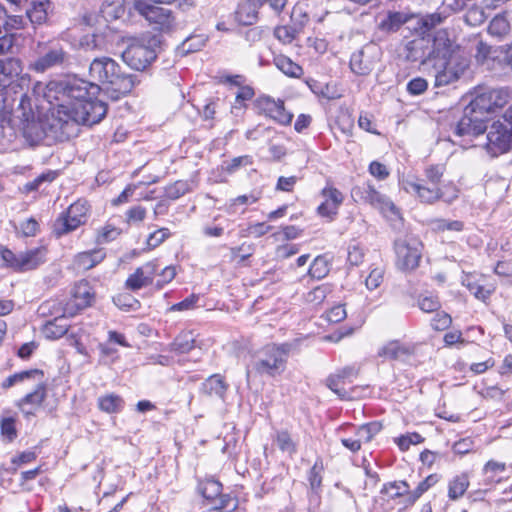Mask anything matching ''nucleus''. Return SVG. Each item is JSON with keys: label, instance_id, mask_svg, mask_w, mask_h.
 <instances>
[{"label": "nucleus", "instance_id": "f257e3e1", "mask_svg": "<svg viewBox=\"0 0 512 512\" xmlns=\"http://www.w3.org/2000/svg\"><path fill=\"white\" fill-rule=\"evenodd\" d=\"M100 90L98 84L76 77L35 83V106L46 121L40 117L27 119L23 126L24 137L34 145L43 140L48 132L61 130L68 133L66 129L74 124L99 123L107 113L106 104L96 99Z\"/></svg>", "mask_w": 512, "mask_h": 512}, {"label": "nucleus", "instance_id": "f03ea898", "mask_svg": "<svg viewBox=\"0 0 512 512\" xmlns=\"http://www.w3.org/2000/svg\"><path fill=\"white\" fill-rule=\"evenodd\" d=\"M435 52L433 69L435 86H446L459 80L470 66L469 59L463 54L446 31L435 34Z\"/></svg>", "mask_w": 512, "mask_h": 512}, {"label": "nucleus", "instance_id": "7ed1b4c3", "mask_svg": "<svg viewBox=\"0 0 512 512\" xmlns=\"http://www.w3.org/2000/svg\"><path fill=\"white\" fill-rule=\"evenodd\" d=\"M89 77L104 85L114 100L128 94L134 87L132 76L121 73L120 66L109 57L95 58L89 66Z\"/></svg>", "mask_w": 512, "mask_h": 512}, {"label": "nucleus", "instance_id": "20e7f679", "mask_svg": "<svg viewBox=\"0 0 512 512\" xmlns=\"http://www.w3.org/2000/svg\"><path fill=\"white\" fill-rule=\"evenodd\" d=\"M30 76L22 74V64L19 59L9 58L0 60V109L11 110L15 99L10 97V92L17 93V89L28 87Z\"/></svg>", "mask_w": 512, "mask_h": 512}, {"label": "nucleus", "instance_id": "39448f33", "mask_svg": "<svg viewBox=\"0 0 512 512\" xmlns=\"http://www.w3.org/2000/svg\"><path fill=\"white\" fill-rule=\"evenodd\" d=\"M160 38L146 33L140 38L132 39L122 53L123 60L135 70H144L157 57Z\"/></svg>", "mask_w": 512, "mask_h": 512}, {"label": "nucleus", "instance_id": "423d86ee", "mask_svg": "<svg viewBox=\"0 0 512 512\" xmlns=\"http://www.w3.org/2000/svg\"><path fill=\"white\" fill-rule=\"evenodd\" d=\"M485 142L481 145L492 157L507 153L512 149V122L506 117L486 125Z\"/></svg>", "mask_w": 512, "mask_h": 512}, {"label": "nucleus", "instance_id": "0eeeda50", "mask_svg": "<svg viewBox=\"0 0 512 512\" xmlns=\"http://www.w3.org/2000/svg\"><path fill=\"white\" fill-rule=\"evenodd\" d=\"M291 344H271L263 348L259 358L255 362V369L260 374L271 377L280 375L286 369L287 359L291 350Z\"/></svg>", "mask_w": 512, "mask_h": 512}, {"label": "nucleus", "instance_id": "6e6552de", "mask_svg": "<svg viewBox=\"0 0 512 512\" xmlns=\"http://www.w3.org/2000/svg\"><path fill=\"white\" fill-rule=\"evenodd\" d=\"M133 8L143 16L153 29L171 33L178 28L173 12L164 7L150 3L148 0H134Z\"/></svg>", "mask_w": 512, "mask_h": 512}, {"label": "nucleus", "instance_id": "1a4fd4ad", "mask_svg": "<svg viewBox=\"0 0 512 512\" xmlns=\"http://www.w3.org/2000/svg\"><path fill=\"white\" fill-rule=\"evenodd\" d=\"M5 264L17 271L36 269L46 262L47 249L43 246L15 253L7 248L0 251Z\"/></svg>", "mask_w": 512, "mask_h": 512}, {"label": "nucleus", "instance_id": "9d476101", "mask_svg": "<svg viewBox=\"0 0 512 512\" xmlns=\"http://www.w3.org/2000/svg\"><path fill=\"white\" fill-rule=\"evenodd\" d=\"M422 243L414 236L407 235L395 241L396 265L403 271H411L418 267L422 256Z\"/></svg>", "mask_w": 512, "mask_h": 512}, {"label": "nucleus", "instance_id": "9b49d317", "mask_svg": "<svg viewBox=\"0 0 512 512\" xmlns=\"http://www.w3.org/2000/svg\"><path fill=\"white\" fill-rule=\"evenodd\" d=\"M89 205L86 200L80 199L72 203L65 213L56 220L55 232L58 235L67 234L83 225L88 218Z\"/></svg>", "mask_w": 512, "mask_h": 512}, {"label": "nucleus", "instance_id": "f8f14e48", "mask_svg": "<svg viewBox=\"0 0 512 512\" xmlns=\"http://www.w3.org/2000/svg\"><path fill=\"white\" fill-rule=\"evenodd\" d=\"M95 301V291L87 280H80L71 289V297L66 302L64 313L74 316L79 311L91 306Z\"/></svg>", "mask_w": 512, "mask_h": 512}, {"label": "nucleus", "instance_id": "ddd939ff", "mask_svg": "<svg viewBox=\"0 0 512 512\" xmlns=\"http://www.w3.org/2000/svg\"><path fill=\"white\" fill-rule=\"evenodd\" d=\"M486 131V125L480 115L469 105L464 109L463 116L454 127V134L459 138L472 140Z\"/></svg>", "mask_w": 512, "mask_h": 512}, {"label": "nucleus", "instance_id": "4468645a", "mask_svg": "<svg viewBox=\"0 0 512 512\" xmlns=\"http://www.w3.org/2000/svg\"><path fill=\"white\" fill-rule=\"evenodd\" d=\"M509 94L505 89H487L477 94L469 106L479 115L502 108L508 102Z\"/></svg>", "mask_w": 512, "mask_h": 512}, {"label": "nucleus", "instance_id": "2eb2a0df", "mask_svg": "<svg viewBox=\"0 0 512 512\" xmlns=\"http://www.w3.org/2000/svg\"><path fill=\"white\" fill-rule=\"evenodd\" d=\"M358 370L354 367H345L337 373L331 374L326 379V386L339 396L342 400H355L360 397L357 393L358 387L346 390L344 386L351 383L350 378L356 377Z\"/></svg>", "mask_w": 512, "mask_h": 512}, {"label": "nucleus", "instance_id": "dca6fc26", "mask_svg": "<svg viewBox=\"0 0 512 512\" xmlns=\"http://www.w3.org/2000/svg\"><path fill=\"white\" fill-rule=\"evenodd\" d=\"M380 49L370 43L354 52L350 58V68L357 75H368L379 61Z\"/></svg>", "mask_w": 512, "mask_h": 512}, {"label": "nucleus", "instance_id": "f3484780", "mask_svg": "<svg viewBox=\"0 0 512 512\" xmlns=\"http://www.w3.org/2000/svg\"><path fill=\"white\" fill-rule=\"evenodd\" d=\"M320 196L322 201L317 207V213L330 221L334 220L343 204V193L334 186L327 185L321 190Z\"/></svg>", "mask_w": 512, "mask_h": 512}, {"label": "nucleus", "instance_id": "a211bd4d", "mask_svg": "<svg viewBox=\"0 0 512 512\" xmlns=\"http://www.w3.org/2000/svg\"><path fill=\"white\" fill-rule=\"evenodd\" d=\"M68 53L60 46H52L40 55L36 60L29 64V69L37 73L59 67L68 62Z\"/></svg>", "mask_w": 512, "mask_h": 512}, {"label": "nucleus", "instance_id": "6ab92c4d", "mask_svg": "<svg viewBox=\"0 0 512 512\" xmlns=\"http://www.w3.org/2000/svg\"><path fill=\"white\" fill-rule=\"evenodd\" d=\"M42 379L35 378L34 380L37 382L35 389L17 403L18 408L26 418L34 416L46 399L47 389Z\"/></svg>", "mask_w": 512, "mask_h": 512}, {"label": "nucleus", "instance_id": "aec40b11", "mask_svg": "<svg viewBox=\"0 0 512 512\" xmlns=\"http://www.w3.org/2000/svg\"><path fill=\"white\" fill-rule=\"evenodd\" d=\"M406 48V58L412 62L426 63L427 60L433 61L436 56L435 37L433 40L424 37L413 39L408 42Z\"/></svg>", "mask_w": 512, "mask_h": 512}, {"label": "nucleus", "instance_id": "412c9836", "mask_svg": "<svg viewBox=\"0 0 512 512\" xmlns=\"http://www.w3.org/2000/svg\"><path fill=\"white\" fill-rule=\"evenodd\" d=\"M158 271V264L156 261H150L138 267L134 273L129 275L125 282V287L131 291L140 290L150 284Z\"/></svg>", "mask_w": 512, "mask_h": 512}, {"label": "nucleus", "instance_id": "4be33fe9", "mask_svg": "<svg viewBox=\"0 0 512 512\" xmlns=\"http://www.w3.org/2000/svg\"><path fill=\"white\" fill-rule=\"evenodd\" d=\"M404 190L408 193L416 195L421 202L433 203L440 199L441 190L438 186L426 185L423 180L405 179L402 181Z\"/></svg>", "mask_w": 512, "mask_h": 512}, {"label": "nucleus", "instance_id": "5701e85b", "mask_svg": "<svg viewBox=\"0 0 512 512\" xmlns=\"http://www.w3.org/2000/svg\"><path fill=\"white\" fill-rule=\"evenodd\" d=\"M417 349V344L394 340L383 346L378 355L391 360L406 361L416 354Z\"/></svg>", "mask_w": 512, "mask_h": 512}, {"label": "nucleus", "instance_id": "b1692460", "mask_svg": "<svg viewBox=\"0 0 512 512\" xmlns=\"http://www.w3.org/2000/svg\"><path fill=\"white\" fill-rule=\"evenodd\" d=\"M264 112L276 122L282 125L291 123L293 115L284 107L282 100H275L271 97H263L260 101Z\"/></svg>", "mask_w": 512, "mask_h": 512}, {"label": "nucleus", "instance_id": "393cba45", "mask_svg": "<svg viewBox=\"0 0 512 512\" xmlns=\"http://www.w3.org/2000/svg\"><path fill=\"white\" fill-rule=\"evenodd\" d=\"M466 3V0H442L440 11L425 18V26L433 27L441 23L443 18H446L448 15L464 9Z\"/></svg>", "mask_w": 512, "mask_h": 512}, {"label": "nucleus", "instance_id": "a878e982", "mask_svg": "<svg viewBox=\"0 0 512 512\" xmlns=\"http://www.w3.org/2000/svg\"><path fill=\"white\" fill-rule=\"evenodd\" d=\"M105 257L106 252L101 248L84 251L75 255L73 265L77 270L87 271L101 263Z\"/></svg>", "mask_w": 512, "mask_h": 512}, {"label": "nucleus", "instance_id": "bb28decb", "mask_svg": "<svg viewBox=\"0 0 512 512\" xmlns=\"http://www.w3.org/2000/svg\"><path fill=\"white\" fill-rule=\"evenodd\" d=\"M67 317H69L68 314L63 312L61 316L48 321L43 327L45 337L48 339H59L64 336L70 326Z\"/></svg>", "mask_w": 512, "mask_h": 512}, {"label": "nucleus", "instance_id": "cd10ccee", "mask_svg": "<svg viewBox=\"0 0 512 512\" xmlns=\"http://www.w3.org/2000/svg\"><path fill=\"white\" fill-rule=\"evenodd\" d=\"M202 390L208 396H216L224 400L228 390V384L221 375L214 374L203 382Z\"/></svg>", "mask_w": 512, "mask_h": 512}, {"label": "nucleus", "instance_id": "c85d7f7f", "mask_svg": "<svg viewBox=\"0 0 512 512\" xmlns=\"http://www.w3.org/2000/svg\"><path fill=\"white\" fill-rule=\"evenodd\" d=\"M406 21L407 17L403 13L389 11L378 17V28L385 32H394Z\"/></svg>", "mask_w": 512, "mask_h": 512}, {"label": "nucleus", "instance_id": "c756f323", "mask_svg": "<svg viewBox=\"0 0 512 512\" xmlns=\"http://www.w3.org/2000/svg\"><path fill=\"white\" fill-rule=\"evenodd\" d=\"M273 63L280 71L289 77L300 78L303 74L302 67L283 54L274 56Z\"/></svg>", "mask_w": 512, "mask_h": 512}, {"label": "nucleus", "instance_id": "7c9ffc66", "mask_svg": "<svg viewBox=\"0 0 512 512\" xmlns=\"http://www.w3.org/2000/svg\"><path fill=\"white\" fill-rule=\"evenodd\" d=\"M261 5H255L254 1L247 0L240 4L237 9V18L244 25H251L257 20L258 9Z\"/></svg>", "mask_w": 512, "mask_h": 512}, {"label": "nucleus", "instance_id": "2f4dec72", "mask_svg": "<svg viewBox=\"0 0 512 512\" xmlns=\"http://www.w3.org/2000/svg\"><path fill=\"white\" fill-rule=\"evenodd\" d=\"M506 470L504 462L494 460L488 461L483 467V474L485 476L486 484H496L502 481V474Z\"/></svg>", "mask_w": 512, "mask_h": 512}, {"label": "nucleus", "instance_id": "473e14b6", "mask_svg": "<svg viewBox=\"0 0 512 512\" xmlns=\"http://www.w3.org/2000/svg\"><path fill=\"white\" fill-rule=\"evenodd\" d=\"M469 487V478L467 474L455 476L448 484V497L451 500L461 498Z\"/></svg>", "mask_w": 512, "mask_h": 512}, {"label": "nucleus", "instance_id": "72a5a7b5", "mask_svg": "<svg viewBox=\"0 0 512 512\" xmlns=\"http://www.w3.org/2000/svg\"><path fill=\"white\" fill-rule=\"evenodd\" d=\"M126 8L121 0L105 2L101 8V18L105 21L116 20L125 15Z\"/></svg>", "mask_w": 512, "mask_h": 512}, {"label": "nucleus", "instance_id": "f704fd0d", "mask_svg": "<svg viewBox=\"0 0 512 512\" xmlns=\"http://www.w3.org/2000/svg\"><path fill=\"white\" fill-rule=\"evenodd\" d=\"M98 407L101 411L106 413H118L124 407V400L116 394H107L99 397Z\"/></svg>", "mask_w": 512, "mask_h": 512}, {"label": "nucleus", "instance_id": "c9c22d12", "mask_svg": "<svg viewBox=\"0 0 512 512\" xmlns=\"http://www.w3.org/2000/svg\"><path fill=\"white\" fill-rule=\"evenodd\" d=\"M50 6L49 0H35L32 7L27 10V16L31 22L40 24L46 20Z\"/></svg>", "mask_w": 512, "mask_h": 512}, {"label": "nucleus", "instance_id": "e433bc0d", "mask_svg": "<svg viewBox=\"0 0 512 512\" xmlns=\"http://www.w3.org/2000/svg\"><path fill=\"white\" fill-rule=\"evenodd\" d=\"M170 347L172 351L180 354L190 352L195 347V338L193 333L190 331L180 333L171 343Z\"/></svg>", "mask_w": 512, "mask_h": 512}, {"label": "nucleus", "instance_id": "4c0bfd02", "mask_svg": "<svg viewBox=\"0 0 512 512\" xmlns=\"http://www.w3.org/2000/svg\"><path fill=\"white\" fill-rule=\"evenodd\" d=\"M381 493L386 495L389 499H396L401 496H406L410 493L409 485L405 481H394L383 485Z\"/></svg>", "mask_w": 512, "mask_h": 512}, {"label": "nucleus", "instance_id": "58836bf2", "mask_svg": "<svg viewBox=\"0 0 512 512\" xmlns=\"http://www.w3.org/2000/svg\"><path fill=\"white\" fill-rule=\"evenodd\" d=\"M439 481L437 474H431L422 480L415 490L408 494V504H414L426 491L433 487Z\"/></svg>", "mask_w": 512, "mask_h": 512}, {"label": "nucleus", "instance_id": "ea45409f", "mask_svg": "<svg viewBox=\"0 0 512 512\" xmlns=\"http://www.w3.org/2000/svg\"><path fill=\"white\" fill-rule=\"evenodd\" d=\"M381 428L382 425L379 422L361 425L355 433V438L359 440L360 445H362V443H368L381 431Z\"/></svg>", "mask_w": 512, "mask_h": 512}, {"label": "nucleus", "instance_id": "a19ab883", "mask_svg": "<svg viewBox=\"0 0 512 512\" xmlns=\"http://www.w3.org/2000/svg\"><path fill=\"white\" fill-rule=\"evenodd\" d=\"M510 31V23L504 14L496 15L490 22L488 32L496 37H504Z\"/></svg>", "mask_w": 512, "mask_h": 512}, {"label": "nucleus", "instance_id": "79ce46f5", "mask_svg": "<svg viewBox=\"0 0 512 512\" xmlns=\"http://www.w3.org/2000/svg\"><path fill=\"white\" fill-rule=\"evenodd\" d=\"M35 378H38V379L43 378V372L40 371V370H37V369L22 371V372L15 373V374L9 376L2 383V387L7 389V388H10V387H12L13 385H15L17 383H21V382H24L26 380L35 379Z\"/></svg>", "mask_w": 512, "mask_h": 512}, {"label": "nucleus", "instance_id": "37998d69", "mask_svg": "<svg viewBox=\"0 0 512 512\" xmlns=\"http://www.w3.org/2000/svg\"><path fill=\"white\" fill-rule=\"evenodd\" d=\"M274 442L282 452L288 453L290 456L296 453V443L287 431H277L274 436Z\"/></svg>", "mask_w": 512, "mask_h": 512}, {"label": "nucleus", "instance_id": "c03bdc74", "mask_svg": "<svg viewBox=\"0 0 512 512\" xmlns=\"http://www.w3.org/2000/svg\"><path fill=\"white\" fill-rule=\"evenodd\" d=\"M330 292L331 286L329 284H322L310 290L306 294L305 300L307 303L317 306L323 303Z\"/></svg>", "mask_w": 512, "mask_h": 512}, {"label": "nucleus", "instance_id": "a18cd8bd", "mask_svg": "<svg viewBox=\"0 0 512 512\" xmlns=\"http://www.w3.org/2000/svg\"><path fill=\"white\" fill-rule=\"evenodd\" d=\"M200 492L208 500H216L222 493V484L216 480L209 479L200 486Z\"/></svg>", "mask_w": 512, "mask_h": 512}, {"label": "nucleus", "instance_id": "49530a36", "mask_svg": "<svg viewBox=\"0 0 512 512\" xmlns=\"http://www.w3.org/2000/svg\"><path fill=\"white\" fill-rule=\"evenodd\" d=\"M324 470L321 460H317L308 474V481L313 492L318 493L322 484V472Z\"/></svg>", "mask_w": 512, "mask_h": 512}, {"label": "nucleus", "instance_id": "de8ad7c7", "mask_svg": "<svg viewBox=\"0 0 512 512\" xmlns=\"http://www.w3.org/2000/svg\"><path fill=\"white\" fill-rule=\"evenodd\" d=\"M329 272V266L326 259L322 256H318L314 259L309 267L308 273L312 278L322 279Z\"/></svg>", "mask_w": 512, "mask_h": 512}, {"label": "nucleus", "instance_id": "09e8293b", "mask_svg": "<svg viewBox=\"0 0 512 512\" xmlns=\"http://www.w3.org/2000/svg\"><path fill=\"white\" fill-rule=\"evenodd\" d=\"M79 46L85 51H95L102 48L103 42L100 36L93 32L83 35L79 40Z\"/></svg>", "mask_w": 512, "mask_h": 512}, {"label": "nucleus", "instance_id": "8fccbe9b", "mask_svg": "<svg viewBox=\"0 0 512 512\" xmlns=\"http://www.w3.org/2000/svg\"><path fill=\"white\" fill-rule=\"evenodd\" d=\"M114 304L122 310L130 311L140 308V302L130 294H118L113 298Z\"/></svg>", "mask_w": 512, "mask_h": 512}, {"label": "nucleus", "instance_id": "3c124183", "mask_svg": "<svg viewBox=\"0 0 512 512\" xmlns=\"http://www.w3.org/2000/svg\"><path fill=\"white\" fill-rule=\"evenodd\" d=\"M121 234V230L112 225L106 224L99 231L96 238L97 243L104 244L115 240Z\"/></svg>", "mask_w": 512, "mask_h": 512}, {"label": "nucleus", "instance_id": "603ef678", "mask_svg": "<svg viewBox=\"0 0 512 512\" xmlns=\"http://www.w3.org/2000/svg\"><path fill=\"white\" fill-rule=\"evenodd\" d=\"M464 285L469 289V291L480 300L487 299L492 293V288H486L483 285L473 281L469 277L464 280Z\"/></svg>", "mask_w": 512, "mask_h": 512}, {"label": "nucleus", "instance_id": "864d4df0", "mask_svg": "<svg viewBox=\"0 0 512 512\" xmlns=\"http://www.w3.org/2000/svg\"><path fill=\"white\" fill-rule=\"evenodd\" d=\"M486 20L483 8L478 6L471 7L465 14V21L471 26H478Z\"/></svg>", "mask_w": 512, "mask_h": 512}, {"label": "nucleus", "instance_id": "5fc2aeb1", "mask_svg": "<svg viewBox=\"0 0 512 512\" xmlns=\"http://www.w3.org/2000/svg\"><path fill=\"white\" fill-rule=\"evenodd\" d=\"M146 209L140 205L133 206L126 212V222L128 224L141 223L146 217Z\"/></svg>", "mask_w": 512, "mask_h": 512}, {"label": "nucleus", "instance_id": "6e6d98bb", "mask_svg": "<svg viewBox=\"0 0 512 512\" xmlns=\"http://www.w3.org/2000/svg\"><path fill=\"white\" fill-rule=\"evenodd\" d=\"M418 306L423 312L431 313L440 308V302L435 296H421L418 300Z\"/></svg>", "mask_w": 512, "mask_h": 512}, {"label": "nucleus", "instance_id": "4d7b16f0", "mask_svg": "<svg viewBox=\"0 0 512 512\" xmlns=\"http://www.w3.org/2000/svg\"><path fill=\"white\" fill-rule=\"evenodd\" d=\"M190 187L186 181H177L166 189L167 196L171 199H178L189 191Z\"/></svg>", "mask_w": 512, "mask_h": 512}, {"label": "nucleus", "instance_id": "13d9d810", "mask_svg": "<svg viewBox=\"0 0 512 512\" xmlns=\"http://www.w3.org/2000/svg\"><path fill=\"white\" fill-rule=\"evenodd\" d=\"M383 195L380 194L378 191H376L372 186L368 185L366 188L363 189L362 192V199L372 205L373 207H377L379 204H381Z\"/></svg>", "mask_w": 512, "mask_h": 512}, {"label": "nucleus", "instance_id": "bf43d9fd", "mask_svg": "<svg viewBox=\"0 0 512 512\" xmlns=\"http://www.w3.org/2000/svg\"><path fill=\"white\" fill-rule=\"evenodd\" d=\"M1 434L8 441H12L16 438L17 431L15 427V420L13 418H4L1 421Z\"/></svg>", "mask_w": 512, "mask_h": 512}, {"label": "nucleus", "instance_id": "052dcab7", "mask_svg": "<svg viewBox=\"0 0 512 512\" xmlns=\"http://www.w3.org/2000/svg\"><path fill=\"white\" fill-rule=\"evenodd\" d=\"M423 441V438L418 433H411L401 436L397 439V444L402 451H406L411 445L419 444Z\"/></svg>", "mask_w": 512, "mask_h": 512}, {"label": "nucleus", "instance_id": "680f3d73", "mask_svg": "<svg viewBox=\"0 0 512 512\" xmlns=\"http://www.w3.org/2000/svg\"><path fill=\"white\" fill-rule=\"evenodd\" d=\"M376 208L390 219L400 218V214L396 206L385 196L383 197L381 204H379Z\"/></svg>", "mask_w": 512, "mask_h": 512}, {"label": "nucleus", "instance_id": "e2e57ef3", "mask_svg": "<svg viewBox=\"0 0 512 512\" xmlns=\"http://www.w3.org/2000/svg\"><path fill=\"white\" fill-rule=\"evenodd\" d=\"M444 168L440 165L429 166L425 170L427 181L434 186H438L443 176Z\"/></svg>", "mask_w": 512, "mask_h": 512}, {"label": "nucleus", "instance_id": "0e129e2a", "mask_svg": "<svg viewBox=\"0 0 512 512\" xmlns=\"http://www.w3.org/2000/svg\"><path fill=\"white\" fill-rule=\"evenodd\" d=\"M218 503L214 506V509L220 512H230L237 506L236 502L229 495H219L215 500Z\"/></svg>", "mask_w": 512, "mask_h": 512}, {"label": "nucleus", "instance_id": "69168bd1", "mask_svg": "<svg viewBox=\"0 0 512 512\" xmlns=\"http://www.w3.org/2000/svg\"><path fill=\"white\" fill-rule=\"evenodd\" d=\"M198 300H199V297L192 294L189 297H187L186 299H184L183 301L172 305L169 308V311L175 312V311H187V310L194 309L196 307Z\"/></svg>", "mask_w": 512, "mask_h": 512}, {"label": "nucleus", "instance_id": "338daca9", "mask_svg": "<svg viewBox=\"0 0 512 512\" xmlns=\"http://www.w3.org/2000/svg\"><path fill=\"white\" fill-rule=\"evenodd\" d=\"M169 236H170L169 229H167V228L158 229L157 231H155L149 235V237L147 239V244L150 247L155 248V247L159 246L162 242H164L165 239H167Z\"/></svg>", "mask_w": 512, "mask_h": 512}, {"label": "nucleus", "instance_id": "774afa93", "mask_svg": "<svg viewBox=\"0 0 512 512\" xmlns=\"http://www.w3.org/2000/svg\"><path fill=\"white\" fill-rule=\"evenodd\" d=\"M451 321V317L448 314L440 312L437 313L432 319L431 326L437 331H442L450 326Z\"/></svg>", "mask_w": 512, "mask_h": 512}]
</instances>
